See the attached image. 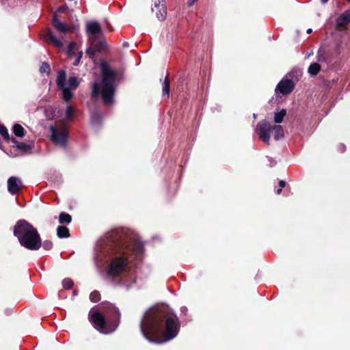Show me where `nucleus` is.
<instances>
[{"label":"nucleus","mask_w":350,"mask_h":350,"mask_svg":"<svg viewBox=\"0 0 350 350\" xmlns=\"http://www.w3.org/2000/svg\"><path fill=\"white\" fill-rule=\"evenodd\" d=\"M143 250L144 244L138 239L134 240L131 245H126L107 236L98 241L95 249L96 258L98 261L108 263L106 269L107 276L123 275L121 285L129 288L135 282V276L131 271V254L139 256Z\"/></svg>","instance_id":"obj_1"},{"label":"nucleus","mask_w":350,"mask_h":350,"mask_svg":"<svg viewBox=\"0 0 350 350\" xmlns=\"http://www.w3.org/2000/svg\"><path fill=\"white\" fill-rule=\"evenodd\" d=\"M140 330L146 340L161 344L177 336L178 319L167 306H157L144 313L140 323Z\"/></svg>","instance_id":"obj_2"},{"label":"nucleus","mask_w":350,"mask_h":350,"mask_svg":"<svg viewBox=\"0 0 350 350\" xmlns=\"http://www.w3.org/2000/svg\"><path fill=\"white\" fill-rule=\"evenodd\" d=\"M119 77L117 73L108 65H101V82L94 83L93 85L92 96L100 95L105 105H110L113 102V96Z\"/></svg>","instance_id":"obj_3"},{"label":"nucleus","mask_w":350,"mask_h":350,"mask_svg":"<svg viewBox=\"0 0 350 350\" xmlns=\"http://www.w3.org/2000/svg\"><path fill=\"white\" fill-rule=\"evenodd\" d=\"M106 315L107 321L99 312L92 308L89 312V319L96 329L102 334H109L118 326L120 314L117 308L111 304H107Z\"/></svg>","instance_id":"obj_4"},{"label":"nucleus","mask_w":350,"mask_h":350,"mask_svg":"<svg viewBox=\"0 0 350 350\" xmlns=\"http://www.w3.org/2000/svg\"><path fill=\"white\" fill-rule=\"evenodd\" d=\"M14 234L21 245L30 250H37L42 245L38 230L25 220H19L14 226Z\"/></svg>","instance_id":"obj_5"},{"label":"nucleus","mask_w":350,"mask_h":350,"mask_svg":"<svg viewBox=\"0 0 350 350\" xmlns=\"http://www.w3.org/2000/svg\"><path fill=\"white\" fill-rule=\"evenodd\" d=\"M57 85L62 92V97L64 101L69 102L73 97L72 91L79 86V81L75 77H70L66 81V74L64 70H60L57 73Z\"/></svg>","instance_id":"obj_6"},{"label":"nucleus","mask_w":350,"mask_h":350,"mask_svg":"<svg viewBox=\"0 0 350 350\" xmlns=\"http://www.w3.org/2000/svg\"><path fill=\"white\" fill-rule=\"evenodd\" d=\"M273 133V137L275 140H279L284 137V130L282 126L275 125L273 127L266 120L260 121L256 128V131L258 133L259 138L263 141L266 144H269L270 133Z\"/></svg>","instance_id":"obj_7"},{"label":"nucleus","mask_w":350,"mask_h":350,"mask_svg":"<svg viewBox=\"0 0 350 350\" xmlns=\"http://www.w3.org/2000/svg\"><path fill=\"white\" fill-rule=\"evenodd\" d=\"M51 140L57 146H65L67 142L68 131L64 124L51 126Z\"/></svg>","instance_id":"obj_8"},{"label":"nucleus","mask_w":350,"mask_h":350,"mask_svg":"<svg viewBox=\"0 0 350 350\" xmlns=\"http://www.w3.org/2000/svg\"><path fill=\"white\" fill-rule=\"evenodd\" d=\"M42 39L48 44H53V46L61 48L63 46L62 37L57 38L51 29H47L42 33Z\"/></svg>","instance_id":"obj_9"},{"label":"nucleus","mask_w":350,"mask_h":350,"mask_svg":"<svg viewBox=\"0 0 350 350\" xmlns=\"http://www.w3.org/2000/svg\"><path fill=\"white\" fill-rule=\"evenodd\" d=\"M86 32L90 39H95L101 34L100 24L96 21L87 23Z\"/></svg>","instance_id":"obj_10"},{"label":"nucleus","mask_w":350,"mask_h":350,"mask_svg":"<svg viewBox=\"0 0 350 350\" xmlns=\"http://www.w3.org/2000/svg\"><path fill=\"white\" fill-rule=\"evenodd\" d=\"M22 186L23 183L21 180L17 177L12 176L8 180V190L12 195L17 194Z\"/></svg>","instance_id":"obj_11"},{"label":"nucleus","mask_w":350,"mask_h":350,"mask_svg":"<svg viewBox=\"0 0 350 350\" xmlns=\"http://www.w3.org/2000/svg\"><path fill=\"white\" fill-rule=\"evenodd\" d=\"M294 83L291 79L282 80L276 87V91H279L282 94H288L293 91Z\"/></svg>","instance_id":"obj_12"},{"label":"nucleus","mask_w":350,"mask_h":350,"mask_svg":"<svg viewBox=\"0 0 350 350\" xmlns=\"http://www.w3.org/2000/svg\"><path fill=\"white\" fill-rule=\"evenodd\" d=\"M52 24L60 33L65 34L67 32L72 31L71 27H68L64 23L58 20L57 15L56 14H54L53 16Z\"/></svg>","instance_id":"obj_13"},{"label":"nucleus","mask_w":350,"mask_h":350,"mask_svg":"<svg viewBox=\"0 0 350 350\" xmlns=\"http://www.w3.org/2000/svg\"><path fill=\"white\" fill-rule=\"evenodd\" d=\"M350 22V10L345 11L336 19V25L338 27H344Z\"/></svg>","instance_id":"obj_14"},{"label":"nucleus","mask_w":350,"mask_h":350,"mask_svg":"<svg viewBox=\"0 0 350 350\" xmlns=\"http://www.w3.org/2000/svg\"><path fill=\"white\" fill-rule=\"evenodd\" d=\"M57 235L59 238H68L70 237L69 230L67 227L59 226L57 228Z\"/></svg>","instance_id":"obj_15"},{"label":"nucleus","mask_w":350,"mask_h":350,"mask_svg":"<svg viewBox=\"0 0 350 350\" xmlns=\"http://www.w3.org/2000/svg\"><path fill=\"white\" fill-rule=\"evenodd\" d=\"M14 147H16L18 150L23 152H29L32 149L31 145L22 142H16Z\"/></svg>","instance_id":"obj_16"},{"label":"nucleus","mask_w":350,"mask_h":350,"mask_svg":"<svg viewBox=\"0 0 350 350\" xmlns=\"http://www.w3.org/2000/svg\"><path fill=\"white\" fill-rule=\"evenodd\" d=\"M286 115V111L284 109L280 110L274 113V122L277 124L281 123Z\"/></svg>","instance_id":"obj_17"},{"label":"nucleus","mask_w":350,"mask_h":350,"mask_svg":"<svg viewBox=\"0 0 350 350\" xmlns=\"http://www.w3.org/2000/svg\"><path fill=\"white\" fill-rule=\"evenodd\" d=\"M320 65L317 63L311 64L308 68V73L312 76H315L320 70Z\"/></svg>","instance_id":"obj_18"},{"label":"nucleus","mask_w":350,"mask_h":350,"mask_svg":"<svg viewBox=\"0 0 350 350\" xmlns=\"http://www.w3.org/2000/svg\"><path fill=\"white\" fill-rule=\"evenodd\" d=\"M13 132L16 137H22L25 135L24 129L18 124L14 125Z\"/></svg>","instance_id":"obj_19"},{"label":"nucleus","mask_w":350,"mask_h":350,"mask_svg":"<svg viewBox=\"0 0 350 350\" xmlns=\"http://www.w3.org/2000/svg\"><path fill=\"white\" fill-rule=\"evenodd\" d=\"M92 124L94 126L99 125L101 122V116L98 112L92 113L91 116Z\"/></svg>","instance_id":"obj_20"},{"label":"nucleus","mask_w":350,"mask_h":350,"mask_svg":"<svg viewBox=\"0 0 350 350\" xmlns=\"http://www.w3.org/2000/svg\"><path fill=\"white\" fill-rule=\"evenodd\" d=\"M71 220H72L71 216L68 213H62L59 215V222L60 224H64V223L69 224L71 222Z\"/></svg>","instance_id":"obj_21"},{"label":"nucleus","mask_w":350,"mask_h":350,"mask_svg":"<svg viewBox=\"0 0 350 350\" xmlns=\"http://www.w3.org/2000/svg\"><path fill=\"white\" fill-rule=\"evenodd\" d=\"M159 10V12H157V16L159 20L163 21L165 18L166 16V9L164 4H161V7L160 8H157Z\"/></svg>","instance_id":"obj_22"},{"label":"nucleus","mask_w":350,"mask_h":350,"mask_svg":"<svg viewBox=\"0 0 350 350\" xmlns=\"http://www.w3.org/2000/svg\"><path fill=\"white\" fill-rule=\"evenodd\" d=\"M170 94V81L166 77L163 83V95H166L169 97Z\"/></svg>","instance_id":"obj_23"},{"label":"nucleus","mask_w":350,"mask_h":350,"mask_svg":"<svg viewBox=\"0 0 350 350\" xmlns=\"http://www.w3.org/2000/svg\"><path fill=\"white\" fill-rule=\"evenodd\" d=\"M77 44L75 42H70L69 44L68 48V54L70 57H72L76 55L75 52L77 50Z\"/></svg>","instance_id":"obj_24"},{"label":"nucleus","mask_w":350,"mask_h":350,"mask_svg":"<svg viewBox=\"0 0 350 350\" xmlns=\"http://www.w3.org/2000/svg\"><path fill=\"white\" fill-rule=\"evenodd\" d=\"M74 109L70 106L68 105L66 109V118L67 120H71L73 118Z\"/></svg>","instance_id":"obj_25"},{"label":"nucleus","mask_w":350,"mask_h":350,"mask_svg":"<svg viewBox=\"0 0 350 350\" xmlns=\"http://www.w3.org/2000/svg\"><path fill=\"white\" fill-rule=\"evenodd\" d=\"M0 135L6 141L10 139L8 129L2 125H0Z\"/></svg>","instance_id":"obj_26"},{"label":"nucleus","mask_w":350,"mask_h":350,"mask_svg":"<svg viewBox=\"0 0 350 350\" xmlns=\"http://www.w3.org/2000/svg\"><path fill=\"white\" fill-rule=\"evenodd\" d=\"M62 286L65 289H70L73 286V282L70 278H65L62 281Z\"/></svg>","instance_id":"obj_27"},{"label":"nucleus","mask_w":350,"mask_h":350,"mask_svg":"<svg viewBox=\"0 0 350 350\" xmlns=\"http://www.w3.org/2000/svg\"><path fill=\"white\" fill-rule=\"evenodd\" d=\"M90 299L92 302H98L100 300V293L98 291H93L90 295Z\"/></svg>","instance_id":"obj_28"},{"label":"nucleus","mask_w":350,"mask_h":350,"mask_svg":"<svg viewBox=\"0 0 350 350\" xmlns=\"http://www.w3.org/2000/svg\"><path fill=\"white\" fill-rule=\"evenodd\" d=\"M82 55H83V52L81 51H79L77 53V55H75V56H76V59H75V61L72 63L73 66H77L79 64L81 59L82 57Z\"/></svg>","instance_id":"obj_29"},{"label":"nucleus","mask_w":350,"mask_h":350,"mask_svg":"<svg viewBox=\"0 0 350 350\" xmlns=\"http://www.w3.org/2000/svg\"><path fill=\"white\" fill-rule=\"evenodd\" d=\"M50 70V66L47 63H43L40 68V71L42 73H49Z\"/></svg>","instance_id":"obj_30"},{"label":"nucleus","mask_w":350,"mask_h":350,"mask_svg":"<svg viewBox=\"0 0 350 350\" xmlns=\"http://www.w3.org/2000/svg\"><path fill=\"white\" fill-rule=\"evenodd\" d=\"M46 250H51L53 247V243L50 241H44L41 246Z\"/></svg>","instance_id":"obj_31"},{"label":"nucleus","mask_w":350,"mask_h":350,"mask_svg":"<svg viewBox=\"0 0 350 350\" xmlns=\"http://www.w3.org/2000/svg\"><path fill=\"white\" fill-rule=\"evenodd\" d=\"M163 0H154V5L156 8H160L161 7V4H160L161 2H163Z\"/></svg>","instance_id":"obj_32"},{"label":"nucleus","mask_w":350,"mask_h":350,"mask_svg":"<svg viewBox=\"0 0 350 350\" xmlns=\"http://www.w3.org/2000/svg\"><path fill=\"white\" fill-rule=\"evenodd\" d=\"M86 53L88 54H90V55H94V51H92V49L91 46L88 47L86 50Z\"/></svg>","instance_id":"obj_33"},{"label":"nucleus","mask_w":350,"mask_h":350,"mask_svg":"<svg viewBox=\"0 0 350 350\" xmlns=\"http://www.w3.org/2000/svg\"><path fill=\"white\" fill-rule=\"evenodd\" d=\"M280 188H284L286 185V183L284 180H280L279 182Z\"/></svg>","instance_id":"obj_34"},{"label":"nucleus","mask_w":350,"mask_h":350,"mask_svg":"<svg viewBox=\"0 0 350 350\" xmlns=\"http://www.w3.org/2000/svg\"><path fill=\"white\" fill-rule=\"evenodd\" d=\"M198 0H188V5L189 6H191L194 4V3L196 1H197Z\"/></svg>","instance_id":"obj_35"},{"label":"nucleus","mask_w":350,"mask_h":350,"mask_svg":"<svg viewBox=\"0 0 350 350\" xmlns=\"http://www.w3.org/2000/svg\"><path fill=\"white\" fill-rule=\"evenodd\" d=\"M180 310H181L182 312H186L187 310V308L186 307L183 306V307H182L180 308Z\"/></svg>","instance_id":"obj_36"},{"label":"nucleus","mask_w":350,"mask_h":350,"mask_svg":"<svg viewBox=\"0 0 350 350\" xmlns=\"http://www.w3.org/2000/svg\"><path fill=\"white\" fill-rule=\"evenodd\" d=\"M282 188H279L278 189H277L276 193L277 194H280L281 193V191H282Z\"/></svg>","instance_id":"obj_37"},{"label":"nucleus","mask_w":350,"mask_h":350,"mask_svg":"<svg viewBox=\"0 0 350 350\" xmlns=\"http://www.w3.org/2000/svg\"><path fill=\"white\" fill-rule=\"evenodd\" d=\"M341 150L343 152L345 151V147L344 145H340Z\"/></svg>","instance_id":"obj_38"},{"label":"nucleus","mask_w":350,"mask_h":350,"mask_svg":"<svg viewBox=\"0 0 350 350\" xmlns=\"http://www.w3.org/2000/svg\"><path fill=\"white\" fill-rule=\"evenodd\" d=\"M323 3H326L329 0H321Z\"/></svg>","instance_id":"obj_39"},{"label":"nucleus","mask_w":350,"mask_h":350,"mask_svg":"<svg viewBox=\"0 0 350 350\" xmlns=\"http://www.w3.org/2000/svg\"><path fill=\"white\" fill-rule=\"evenodd\" d=\"M311 32H312V29H308L307 30V33H310Z\"/></svg>","instance_id":"obj_40"},{"label":"nucleus","mask_w":350,"mask_h":350,"mask_svg":"<svg viewBox=\"0 0 350 350\" xmlns=\"http://www.w3.org/2000/svg\"><path fill=\"white\" fill-rule=\"evenodd\" d=\"M124 46H128V45H127V43H124Z\"/></svg>","instance_id":"obj_41"},{"label":"nucleus","mask_w":350,"mask_h":350,"mask_svg":"<svg viewBox=\"0 0 350 350\" xmlns=\"http://www.w3.org/2000/svg\"><path fill=\"white\" fill-rule=\"evenodd\" d=\"M348 1H350V0H347Z\"/></svg>","instance_id":"obj_42"}]
</instances>
